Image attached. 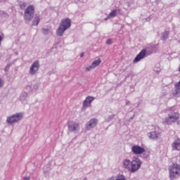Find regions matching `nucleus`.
<instances>
[{"label": "nucleus", "mask_w": 180, "mask_h": 180, "mask_svg": "<svg viewBox=\"0 0 180 180\" xmlns=\"http://www.w3.org/2000/svg\"><path fill=\"white\" fill-rule=\"evenodd\" d=\"M70 27H71V20L70 18L61 20L60 24L56 30V36L61 37L64 34V32Z\"/></svg>", "instance_id": "1"}, {"label": "nucleus", "mask_w": 180, "mask_h": 180, "mask_svg": "<svg viewBox=\"0 0 180 180\" xmlns=\"http://www.w3.org/2000/svg\"><path fill=\"white\" fill-rule=\"evenodd\" d=\"M169 174L170 179H175L180 176V165L173 163L169 167Z\"/></svg>", "instance_id": "2"}, {"label": "nucleus", "mask_w": 180, "mask_h": 180, "mask_svg": "<svg viewBox=\"0 0 180 180\" xmlns=\"http://www.w3.org/2000/svg\"><path fill=\"white\" fill-rule=\"evenodd\" d=\"M179 120V114L178 112H170L168 114L167 117H166L163 120V123L165 124H172V123H175L176 120Z\"/></svg>", "instance_id": "3"}, {"label": "nucleus", "mask_w": 180, "mask_h": 180, "mask_svg": "<svg viewBox=\"0 0 180 180\" xmlns=\"http://www.w3.org/2000/svg\"><path fill=\"white\" fill-rule=\"evenodd\" d=\"M68 129L70 133H73V134H79V131H81V127L79 126V123L75 121H69L68 123Z\"/></svg>", "instance_id": "4"}, {"label": "nucleus", "mask_w": 180, "mask_h": 180, "mask_svg": "<svg viewBox=\"0 0 180 180\" xmlns=\"http://www.w3.org/2000/svg\"><path fill=\"white\" fill-rule=\"evenodd\" d=\"M34 15V6H29L24 11V20L26 22H30Z\"/></svg>", "instance_id": "5"}, {"label": "nucleus", "mask_w": 180, "mask_h": 180, "mask_svg": "<svg viewBox=\"0 0 180 180\" xmlns=\"http://www.w3.org/2000/svg\"><path fill=\"white\" fill-rule=\"evenodd\" d=\"M23 118V113L18 112L11 116H9L6 119V123L8 124H13V123H18V122H20Z\"/></svg>", "instance_id": "6"}, {"label": "nucleus", "mask_w": 180, "mask_h": 180, "mask_svg": "<svg viewBox=\"0 0 180 180\" xmlns=\"http://www.w3.org/2000/svg\"><path fill=\"white\" fill-rule=\"evenodd\" d=\"M147 136L150 140H153L155 141L160 140V137H161V129H160V127H155L153 131L147 134Z\"/></svg>", "instance_id": "7"}, {"label": "nucleus", "mask_w": 180, "mask_h": 180, "mask_svg": "<svg viewBox=\"0 0 180 180\" xmlns=\"http://www.w3.org/2000/svg\"><path fill=\"white\" fill-rule=\"evenodd\" d=\"M141 160L139 158H135L131 161V169H130V172L131 174H134V172H137L138 170L141 168Z\"/></svg>", "instance_id": "8"}, {"label": "nucleus", "mask_w": 180, "mask_h": 180, "mask_svg": "<svg viewBox=\"0 0 180 180\" xmlns=\"http://www.w3.org/2000/svg\"><path fill=\"white\" fill-rule=\"evenodd\" d=\"M131 151L135 155H141V154H144V153H146V148L139 145H133L131 147Z\"/></svg>", "instance_id": "9"}, {"label": "nucleus", "mask_w": 180, "mask_h": 180, "mask_svg": "<svg viewBox=\"0 0 180 180\" xmlns=\"http://www.w3.org/2000/svg\"><path fill=\"white\" fill-rule=\"evenodd\" d=\"M40 68V63L39 60L34 61L30 68L29 73L30 75H35L37 74V71H39V68Z\"/></svg>", "instance_id": "10"}, {"label": "nucleus", "mask_w": 180, "mask_h": 180, "mask_svg": "<svg viewBox=\"0 0 180 180\" xmlns=\"http://www.w3.org/2000/svg\"><path fill=\"white\" fill-rule=\"evenodd\" d=\"M96 124H98V120L95 118H92L85 124L84 127L86 130H91V129H94Z\"/></svg>", "instance_id": "11"}, {"label": "nucleus", "mask_w": 180, "mask_h": 180, "mask_svg": "<svg viewBox=\"0 0 180 180\" xmlns=\"http://www.w3.org/2000/svg\"><path fill=\"white\" fill-rule=\"evenodd\" d=\"M102 63V60L101 58H98L97 60H95L91 65L89 66L86 67V71H91V70H95L98 65H99Z\"/></svg>", "instance_id": "12"}, {"label": "nucleus", "mask_w": 180, "mask_h": 180, "mask_svg": "<svg viewBox=\"0 0 180 180\" xmlns=\"http://www.w3.org/2000/svg\"><path fill=\"white\" fill-rule=\"evenodd\" d=\"M95 101V97L89 96L86 98V99L83 101V108H88Z\"/></svg>", "instance_id": "13"}, {"label": "nucleus", "mask_w": 180, "mask_h": 180, "mask_svg": "<svg viewBox=\"0 0 180 180\" xmlns=\"http://www.w3.org/2000/svg\"><path fill=\"white\" fill-rule=\"evenodd\" d=\"M119 12H120V9H114L111 11L110 13L108 14V15L105 18H104V20H109V19L116 18Z\"/></svg>", "instance_id": "14"}, {"label": "nucleus", "mask_w": 180, "mask_h": 180, "mask_svg": "<svg viewBox=\"0 0 180 180\" xmlns=\"http://www.w3.org/2000/svg\"><path fill=\"white\" fill-rule=\"evenodd\" d=\"M172 148L173 151H180V139H174V141L172 143Z\"/></svg>", "instance_id": "15"}, {"label": "nucleus", "mask_w": 180, "mask_h": 180, "mask_svg": "<svg viewBox=\"0 0 180 180\" xmlns=\"http://www.w3.org/2000/svg\"><path fill=\"white\" fill-rule=\"evenodd\" d=\"M122 167L124 169H127L130 172L131 169V161L129 159H124L122 162Z\"/></svg>", "instance_id": "16"}, {"label": "nucleus", "mask_w": 180, "mask_h": 180, "mask_svg": "<svg viewBox=\"0 0 180 180\" xmlns=\"http://www.w3.org/2000/svg\"><path fill=\"white\" fill-rule=\"evenodd\" d=\"M146 50H142L134 58V63H139L141 60H143L146 57Z\"/></svg>", "instance_id": "17"}, {"label": "nucleus", "mask_w": 180, "mask_h": 180, "mask_svg": "<svg viewBox=\"0 0 180 180\" xmlns=\"http://www.w3.org/2000/svg\"><path fill=\"white\" fill-rule=\"evenodd\" d=\"M173 96L174 98H178L180 96V87L179 86H175V89L172 93Z\"/></svg>", "instance_id": "18"}, {"label": "nucleus", "mask_w": 180, "mask_h": 180, "mask_svg": "<svg viewBox=\"0 0 180 180\" xmlns=\"http://www.w3.org/2000/svg\"><path fill=\"white\" fill-rule=\"evenodd\" d=\"M27 96H29V94L27 92L22 93L20 96V101H21V102H25V101H26V98H27Z\"/></svg>", "instance_id": "19"}, {"label": "nucleus", "mask_w": 180, "mask_h": 180, "mask_svg": "<svg viewBox=\"0 0 180 180\" xmlns=\"http://www.w3.org/2000/svg\"><path fill=\"white\" fill-rule=\"evenodd\" d=\"M40 22V17L36 16L34 19L32 21V25L34 26H37L39 25V22Z\"/></svg>", "instance_id": "20"}, {"label": "nucleus", "mask_w": 180, "mask_h": 180, "mask_svg": "<svg viewBox=\"0 0 180 180\" xmlns=\"http://www.w3.org/2000/svg\"><path fill=\"white\" fill-rule=\"evenodd\" d=\"M168 36H169V32L165 31L163 33H162V39L167 40L168 39Z\"/></svg>", "instance_id": "21"}, {"label": "nucleus", "mask_w": 180, "mask_h": 180, "mask_svg": "<svg viewBox=\"0 0 180 180\" xmlns=\"http://www.w3.org/2000/svg\"><path fill=\"white\" fill-rule=\"evenodd\" d=\"M113 117H115V115H112L107 116L105 118V122H110V120H112L113 119Z\"/></svg>", "instance_id": "22"}, {"label": "nucleus", "mask_w": 180, "mask_h": 180, "mask_svg": "<svg viewBox=\"0 0 180 180\" xmlns=\"http://www.w3.org/2000/svg\"><path fill=\"white\" fill-rule=\"evenodd\" d=\"M50 30L49 29H46V28H43L41 30V32L43 33V34H49Z\"/></svg>", "instance_id": "23"}, {"label": "nucleus", "mask_w": 180, "mask_h": 180, "mask_svg": "<svg viewBox=\"0 0 180 180\" xmlns=\"http://www.w3.org/2000/svg\"><path fill=\"white\" fill-rule=\"evenodd\" d=\"M115 180H126V177L124 175H118Z\"/></svg>", "instance_id": "24"}, {"label": "nucleus", "mask_w": 180, "mask_h": 180, "mask_svg": "<svg viewBox=\"0 0 180 180\" xmlns=\"http://www.w3.org/2000/svg\"><path fill=\"white\" fill-rule=\"evenodd\" d=\"M27 4H26L25 2H22L21 4H20V9H25V8H26Z\"/></svg>", "instance_id": "25"}, {"label": "nucleus", "mask_w": 180, "mask_h": 180, "mask_svg": "<svg viewBox=\"0 0 180 180\" xmlns=\"http://www.w3.org/2000/svg\"><path fill=\"white\" fill-rule=\"evenodd\" d=\"M9 68H11V64L6 65V66L5 68V71H8Z\"/></svg>", "instance_id": "26"}, {"label": "nucleus", "mask_w": 180, "mask_h": 180, "mask_svg": "<svg viewBox=\"0 0 180 180\" xmlns=\"http://www.w3.org/2000/svg\"><path fill=\"white\" fill-rule=\"evenodd\" d=\"M4 86V80L0 77V88Z\"/></svg>", "instance_id": "27"}, {"label": "nucleus", "mask_w": 180, "mask_h": 180, "mask_svg": "<svg viewBox=\"0 0 180 180\" xmlns=\"http://www.w3.org/2000/svg\"><path fill=\"white\" fill-rule=\"evenodd\" d=\"M107 44H112V39H108L106 41Z\"/></svg>", "instance_id": "28"}, {"label": "nucleus", "mask_w": 180, "mask_h": 180, "mask_svg": "<svg viewBox=\"0 0 180 180\" xmlns=\"http://www.w3.org/2000/svg\"><path fill=\"white\" fill-rule=\"evenodd\" d=\"M23 180H30V176H25L23 178Z\"/></svg>", "instance_id": "29"}, {"label": "nucleus", "mask_w": 180, "mask_h": 180, "mask_svg": "<svg viewBox=\"0 0 180 180\" xmlns=\"http://www.w3.org/2000/svg\"><path fill=\"white\" fill-rule=\"evenodd\" d=\"M150 20H151V17H148V18L146 19V22H150Z\"/></svg>", "instance_id": "30"}, {"label": "nucleus", "mask_w": 180, "mask_h": 180, "mask_svg": "<svg viewBox=\"0 0 180 180\" xmlns=\"http://www.w3.org/2000/svg\"><path fill=\"white\" fill-rule=\"evenodd\" d=\"M107 180H115V177L114 176H111L109 179H108Z\"/></svg>", "instance_id": "31"}, {"label": "nucleus", "mask_w": 180, "mask_h": 180, "mask_svg": "<svg viewBox=\"0 0 180 180\" xmlns=\"http://www.w3.org/2000/svg\"><path fill=\"white\" fill-rule=\"evenodd\" d=\"M2 40H4V37H2V36L0 35V44L2 41Z\"/></svg>", "instance_id": "32"}, {"label": "nucleus", "mask_w": 180, "mask_h": 180, "mask_svg": "<svg viewBox=\"0 0 180 180\" xmlns=\"http://www.w3.org/2000/svg\"><path fill=\"white\" fill-rule=\"evenodd\" d=\"M80 57H84V53H81Z\"/></svg>", "instance_id": "33"}, {"label": "nucleus", "mask_w": 180, "mask_h": 180, "mask_svg": "<svg viewBox=\"0 0 180 180\" xmlns=\"http://www.w3.org/2000/svg\"><path fill=\"white\" fill-rule=\"evenodd\" d=\"M15 55L18 56V52H15Z\"/></svg>", "instance_id": "34"}, {"label": "nucleus", "mask_w": 180, "mask_h": 180, "mask_svg": "<svg viewBox=\"0 0 180 180\" xmlns=\"http://www.w3.org/2000/svg\"><path fill=\"white\" fill-rule=\"evenodd\" d=\"M37 86H37V85H36V86H35V88H37Z\"/></svg>", "instance_id": "35"}, {"label": "nucleus", "mask_w": 180, "mask_h": 180, "mask_svg": "<svg viewBox=\"0 0 180 180\" xmlns=\"http://www.w3.org/2000/svg\"><path fill=\"white\" fill-rule=\"evenodd\" d=\"M27 88H30V86H27Z\"/></svg>", "instance_id": "36"}]
</instances>
